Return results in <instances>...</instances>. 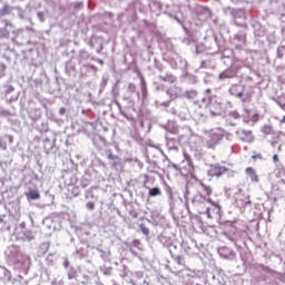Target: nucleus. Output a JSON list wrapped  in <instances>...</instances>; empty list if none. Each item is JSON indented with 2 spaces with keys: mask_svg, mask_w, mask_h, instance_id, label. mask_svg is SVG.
Masks as SVG:
<instances>
[{
  "mask_svg": "<svg viewBox=\"0 0 285 285\" xmlns=\"http://www.w3.org/2000/svg\"><path fill=\"white\" fill-rule=\"evenodd\" d=\"M86 208H88V210H95V203L92 202L87 203Z\"/></svg>",
  "mask_w": 285,
  "mask_h": 285,
  "instance_id": "16",
  "label": "nucleus"
},
{
  "mask_svg": "<svg viewBox=\"0 0 285 285\" xmlns=\"http://www.w3.org/2000/svg\"><path fill=\"white\" fill-rule=\"evenodd\" d=\"M27 199H41V194L38 190L31 189L27 194Z\"/></svg>",
  "mask_w": 285,
  "mask_h": 285,
  "instance_id": "9",
  "label": "nucleus"
},
{
  "mask_svg": "<svg viewBox=\"0 0 285 285\" xmlns=\"http://www.w3.org/2000/svg\"><path fill=\"white\" fill-rule=\"evenodd\" d=\"M200 186L203 188V193L205 194V197H210L213 195V188H210V186L205 184H200Z\"/></svg>",
  "mask_w": 285,
  "mask_h": 285,
  "instance_id": "10",
  "label": "nucleus"
},
{
  "mask_svg": "<svg viewBox=\"0 0 285 285\" xmlns=\"http://www.w3.org/2000/svg\"><path fill=\"white\" fill-rule=\"evenodd\" d=\"M167 95H169L171 101H175L177 97H179V88L177 87H171L167 90Z\"/></svg>",
  "mask_w": 285,
  "mask_h": 285,
  "instance_id": "7",
  "label": "nucleus"
},
{
  "mask_svg": "<svg viewBox=\"0 0 285 285\" xmlns=\"http://www.w3.org/2000/svg\"><path fill=\"white\" fill-rule=\"evenodd\" d=\"M0 224H3V218L0 217Z\"/></svg>",
  "mask_w": 285,
  "mask_h": 285,
  "instance_id": "29",
  "label": "nucleus"
},
{
  "mask_svg": "<svg viewBox=\"0 0 285 285\" xmlns=\"http://www.w3.org/2000/svg\"><path fill=\"white\" fill-rule=\"evenodd\" d=\"M132 246H135V248H139V246H141V240H139V239H134V240H132Z\"/></svg>",
  "mask_w": 285,
  "mask_h": 285,
  "instance_id": "18",
  "label": "nucleus"
},
{
  "mask_svg": "<svg viewBox=\"0 0 285 285\" xmlns=\"http://www.w3.org/2000/svg\"><path fill=\"white\" fill-rule=\"evenodd\" d=\"M99 63H104V60H99Z\"/></svg>",
  "mask_w": 285,
  "mask_h": 285,
  "instance_id": "30",
  "label": "nucleus"
},
{
  "mask_svg": "<svg viewBox=\"0 0 285 285\" xmlns=\"http://www.w3.org/2000/svg\"><path fill=\"white\" fill-rule=\"evenodd\" d=\"M107 157H108V159H110V160H112V161H119V156H115V155L112 154V150H108V151H107Z\"/></svg>",
  "mask_w": 285,
  "mask_h": 285,
  "instance_id": "14",
  "label": "nucleus"
},
{
  "mask_svg": "<svg viewBox=\"0 0 285 285\" xmlns=\"http://www.w3.org/2000/svg\"><path fill=\"white\" fill-rule=\"evenodd\" d=\"M246 175L249 177L250 181L254 184H257L259 181V176L257 175V171L253 167H247L245 169Z\"/></svg>",
  "mask_w": 285,
  "mask_h": 285,
  "instance_id": "4",
  "label": "nucleus"
},
{
  "mask_svg": "<svg viewBox=\"0 0 285 285\" xmlns=\"http://www.w3.org/2000/svg\"><path fill=\"white\" fill-rule=\"evenodd\" d=\"M281 124H285V116L282 118Z\"/></svg>",
  "mask_w": 285,
  "mask_h": 285,
  "instance_id": "26",
  "label": "nucleus"
},
{
  "mask_svg": "<svg viewBox=\"0 0 285 285\" xmlns=\"http://www.w3.org/2000/svg\"><path fill=\"white\" fill-rule=\"evenodd\" d=\"M11 12H12V9L10 8V6L6 4L0 10V17H6L7 14H10Z\"/></svg>",
  "mask_w": 285,
  "mask_h": 285,
  "instance_id": "11",
  "label": "nucleus"
},
{
  "mask_svg": "<svg viewBox=\"0 0 285 285\" xmlns=\"http://www.w3.org/2000/svg\"><path fill=\"white\" fill-rule=\"evenodd\" d=\"M82 3H77L76 8H81Z\"/></svg>",
  "mask_w": 285,
  "mask_h": 285,
  "instance_id": "25",
  "label": "nucleus"
},
{
  "mask_svg": "<svg viewBox=\"0 0 285 285\" xmlns=\"http://www.w3.org/2000/svg\"><path fill=\"white\" fill-rule=\"evenodd\" d=\"M119 164H121V159L118 158V160H114L112 167L117 168V166H119Z\"/></svg>",
  "mask_w": 285,
  "mask_h": 285,
  "instance_id": "19",
  "label": "nucleus"
},
{
  "mask_svg": "<svg viewBox=\"0 0 285 285\" xmlns=\"http://www.w3.org/2000/svg\"><path fill=\"white\" fill-rule=\"evenodd\" d=\"M225 131L224 129H216L209 134V138L207 140L208 147L213 148V146H217L222 139H224Z\"/></svg>",
  "mask_w": 285,
  "mask_h": 285,
  "instance_id": "2",
  "label": "nucleus"
},
{
  "mask_svg": "<svg viewBox=\"0 0 285 285\" xmlns=\"http://www.w3.org/2000/svg\"><path fill=\"white\" fill-rule=\"evenodd\" d=\"M140 230L144 235H150V229L145 224H140Z\"/></svg>",
  "mask_w": 285,
  "mask_h": 285,
  "instance_id": "15",
  "label": "nucleus"
},
{
  "mask_svg": "<svg viewBox=\"0 0 285 285\" xmlns=\"http://www.w3.org/2000/svg\"><path fill=\"white\" fill-rule=\"evenodd\" d=\"M176 263H177L179 266H181V264H184V263H183V259H181V256H177V257H176Z\"/></svg>",
  "mask_w": 285,
  "mask_h": 285,
  "instance_id": "20",
  "label": "nucleus"
},
{
  "mask_svg": "<svg viewBox=\"0 0 285 285\" xmlns=\"http://www.w3.org/2000/svg\"><path fill=\"white\" fill-rule=\"evenodd\" d=\"M226 173H228V169L219 165H212L208 170L209 177H222V175H226Z\"/></svg>",
  "mask_w": 285,
  "mask_h": 285,
  "instance_id": "3",
  "label": "nucleus"
},
{
  "mask_svg": "<svg viewBox=\"0 0 285 285\" xmlns=\"http://www.w3.org/2000/svg\"><path fill=\"white\" fill-rule=\"evenodd\" d=\"M191 204L197 208L199 215H207L208 219H213L215 214L219 215L220 207L210 197L196 194L191 199Z\"/></svg>",
  "mask_w": 285,
  "mask_h": 285,
  "instance_id": "1",
  "label": "nucleus"
},
{
  "mask_svg": "<svg viewBox=\"0 0 285 285\" xmlns=\"http://www.w3.org/2000/svg\"><path fill=\"white\" fill-rule=\"evenodd\" d=\"M273 161H275V164H277V161H279V156L277 154H275L273 156Z\"/></svg>",
  "mask_w": 285,
  "mask_h": 285,
  "instance_id": "21",
  "label": "nucleus"
},
{
  "mask_svg": "<svg viewBox=\"0 0 285 285\" xmlns=\"http://www.w3.org/2000/svg\"><path fill=\"white\" fill-rule=\"evenodd\" d=\"M66 111V109H60V114L63 115V112Z\"/></svg>",
  "mask_w": 285,
  "mask_h": 285,
  "instance_id": "27",
  "label": "nucleus"
},
{
  "mask_svg": "<svg viewBox=\"0 0 285 285\" xmlns=\"http://www.w3.org/2000/svg\"><path fill=\"white\" fill-rule=\"evenodd\" d=\"M73 197H79V187H73L71 190Z\"/></svg>",
  "mask_w": 285,
  "mask_h": 285,
  "instance_id": "17",
  "label": "nucleus"
},
{
  "mask_svg": "<svg viewBox=\"0 0 285 285\" xmlns=\"http://www.w3.org/2000/svg\"><path fill=\"white\" fill-rule=\"evenodd\" d=\"M262 132H264V135H272L273 134V127H271L269 125H265L262 127Z\"/></svg>",
  "mask_w": 285,
  "mask_h": 285,
  "instance_id": "13",
  "label": "nucleus"
},
{
  "mask_svg": "<svg viewBox=\"0 0 285 285\" xmlns=\"http://www.w3.org/2000/svg\"><path fill=\"white\" fill-rule=\"evenodd\" d=\"M242 140L246 141L247 144H252V141H255V136H253L252 130H243L242 131Z\"/></svg>",
  "mask_w": 285,
  "mask_h": 285,
  "instance_id": "5",
  "label": "nucleus"
},
{
  "mask_svg": "<svg viewBox=\"0 0 285 285\" xmlns=\"http://www.w3.org/2000/svg\"><path fill=\"white\" fill-rule=\"evenodd\" d=\"M238 97H244V94H243V92H239V94H238Z\"/></svg>",
  "mask_w": 285,
  "mask_h": 285,
  "instance_id": "28",
  "label": "nucleus"
},
{
  "mask_svg": "<svg viewBox=\"0 0 285 285\" xmlns=\"http://www.w3.org/2000/svg\"><path fill=\"white\" fill-rule=\"evenodd\" d=\"M235 75L233 73V70L227 69L219 73L218 78L222 79H233Z\"/></svg>",
  "mask_w": 285,
  "mask_h": 285,
  "instance_id": "8",
  "label": "nucleus"
},
{
  "mask_svg": "<svg viewBox=\"0 0 285 285\" xmlns=\"http://www.w3.org/2000/svg\"><path fill=\"white\" fill-rule=\"evenodd\" d=\"M209 112H212V115H217V112L219 111H213V105L209 106Z\"/></svg>",
  "mask_w": 285,
  "mask_h": 285,
  "instance_id": "22",
  "label": "nucleus"
},
{
  "mask_svg": "<svg viewBox=\"0 0 285 285\" xmlns=\"http://www.w3.org/2000/svg\"><path fill=\"white\" fill-rule=\"evenodd\" d=\"M159 195H161V189H159L158 187L149 189V197H157Z\"/></svg>",
  "mask_w": 285,
  "mask_h": 285,
  "instance_id": "12",
  "label": "nucleus"
},
{
  "mask_svg": "<svg viewBox=\"0 0 285 285\" xmlns=\"http://www.w3.org/2000/svg\"><path fill=\"white\" fill-rule=\"evenodd\" d=\"M159 79L167 83H175V81H177V78L173 73H166L165 76H159Z\"/></svg>",
  "mask_w": 285,
  "mask_h": 285,
  "instance_id": "6",
  "label": "nucleus"
},
{
  "mask_svg": "<svg viewBox=\"0 0 285 285\" xmlns=\"http://www.w3.org/2000/svg\"><path fill=\"white\" fill-rule=\"evenodd\" d=\"M281 108L285 111V100H281Z\"/></svg>",
  "mask_w": 285,
  "mask_h": 285,
  "instance_id": "24",
  "label": "nucleus"
},
{
  "mask_svg": "<svg viewBox=\"0 0 285 285\" xmlns=\"http://www.w3.org/2000/svg\"><path fill=\"white\" fill-rule=\"evenodd\" d=\"M232 117H234V119H239V114H237V112H232Z\"/></svg>",
  "mask_w": 285,
  "mask_h": 285,
  "instance_id": "23",
  "label": "nucleus"
}]
</instances>
